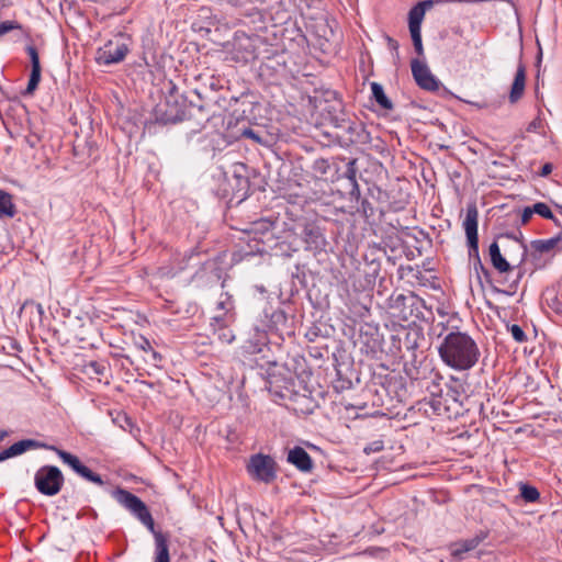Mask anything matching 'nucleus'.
Wrapping results in <instances>:
<instances>
[{
  "label": "nucleus",
  "instance_id": "nucleus-1",
  "mask_svg": "<svg viewBox=\"0 0 562 562\" xmlns=\"http://www.w3.org/2000/svg\"><path fill=\"white\" fill-rule=\"evenodd\" d=\"M442 362L457 371L472 369L481 357L480 348L474 338L458 328L450 330L438 347Z\"/></svg>",
  "mask_w": 562,
  "mask_h": 562
},
{
  "label": "nucleus",
  "instance_id": "nucleus-2",
  "mask_svg": "<svg viewBox=\"0 0 562 562\" xmlns=\"http://www.w3.org/2000/svg\"><path fill=\"white\" fill-rule=\"evenodd\" d=\"M115 501L135 516L155 538L154 562H170L168 538L160 531H156L153 516L146 504L135 494L117 487L112 493Z\"/></svg>",
  "mask_w": 562,
  "mask_h": 562
},
{
  "label": "nucleus",
  "instance_id": "nucleus-3",
  "mask_svg": "<svg viewBox=\"0 0 562 562\" xmlns=\"http://www.w3.org/2000/svg\"><path fill=\"white\" fill-rule=\"evenodd\" d=\"M213 120L222 122L224 126L222 136L225 140H240L243 137L249 138L250 140H261V137L254 132L246 117L229 114L224 117H214Z\"/></svg>",
  "mask_w": 562,
  "mask_h": 562
},
{
  "label": "nucleus",
  "instance_id": "nucleus-4",
  "mask_svg": "<svg viewBox=\"0 0 562 562\" xmlns=\"http://www.w3.org/2000/svg\"><path fill=\"white\" fill-rule=\"evenodd\" d=\"M34 484L37 491L46 496L58 494L64 484V475L55 465H44L34 475Z\"/></svg>",
  "mask_w": 562,
  "mask_h": 562
},
{
  "label": "nucleus",
  "instance_id": "nucleus-5",
  "mask_svg": "<svg viewBox=\"0 0 562 562\" xmlns=\"http://www.w3.org/2000/svg\"><path fill=\"white\" fill-rule=\"evenodd\" d=\"M247 472L254 480L270 484L277 479V463L272 457L257 453L250 457Z\"/></svg>",
  "mask_w": 562,
  "mask_h": 562
},
{
  "label": "nucleus",
  "instance_id": "nucleus-6",
  "mask_svg": "<svg viewBox=\"0 0 562 562\" xmlns=\"http://www.w3.org/2000/svg\"><path fill=\"white\" fill-rule=\"evenodd\" d=\"M47 450L54 451L61 461L67 464L69 468H71L72 471H75L78 475H80L82 479H85L88 482L94 483L97 485L102 486L104 484V481L102 480L101 475L98 473H94L92 470H90L88 467H86L79 458L70 452H67L65 450L59 449L56 446L47 445L45 447Z\"/></svg>",
  "mask_w": 562,
  "mask_h": 562
},
{
  "label": "nucleus",
  "instance_id": "nucleus-7",
  "mask_svg": "<svg viewBox=\"0 0 562 562\" xmlns=\"http://www.w3.org/2000/svg\"><path fill=\"white\" fill-rule=\"evenodd\" d=\"M184 115V102H180L179 98L173 94L166 97L165 101L156 108V117L164 124L182 121Z\"/></svg>",
  "mask_w": 562,
  "mask_h": 562
},
{
  "label": "nucleus",
  "instance_id": "nucleus-8",
  "mask_svg": "<svg viewBox=\"0 0 562 562\" xmlns=\"http://www.w3.org/2000/svg\"><path fill=\"white\" fill-rule=\"evenodd\" d=\"M477 217L476 206H468L463 228L468 239L469 257L472 261L481 259L479 254Z\"/></svg>",
  "mask_w": 562,
  "mask_h": 562
},
{
  "label": "nucleus",
  "instance_id": "nucleus-9",
  "mask_svg": "<svg viewBox=\"0 0 562 562\" xmlns=\"http://www.w3.org/2000/svg\"><path fill=\"white\" fill-rule=\"evenodd\" d=\"M128 52V46L122 40L109 41L97 52V61L100 65H112L122 61Z\"/></svg>",
  "mask_w": 562,
  "mask_h": 562
},
{
  "label": "nucleus",
  "instance_id": "nucleus-10",
  "mask_svg": "<svg viewBox=\"0 0 562 562\" xmlns=\"http://www.w3.org/2000/svg\"><path fill=\"white\" fill-rule=\"evenodd\" d=\"M263 322L265 325L261 328H266L267 333L273 331L283 336L284 334L290 335L292 331L288 315L281 308L266 310Z\"/></svg>",
  "mask_w": 562,
  "mask_h": 562
},
{
  "label": "nucleus",
  "instance_id": "nucleus-11",
  "mask_svg": "<svg viewBox=\"0 0 562 562\" xmlns=\"http://www.w3.org/2000/svg\"><path fill=\"white\" fill-rule=\"evenodd\" d=\"M413 77L419 88L436 91L439 88L438 79L431 74L429 67L419 59L411 61Z\"/></svg>",
  "mask_w": 562,
  "mask_h": 562
},
{
  "label": "nucleus",
  "instance_id": "nucleus-12",
  "mask_svg": "<svg viewBox=\"0 0 562 562\" xmlns=\"http://www.w3.org/2000/svg\"><path fill=\"white\" fill-rule=\"evenodd\" d=\"M261 43V40L258 35L248 36L243 33L236 36L235 40V49L238 54H240L239 58L245 63L254 60L258 58V45Z\"/></svg>",
  "mask_w": 562,
  "mask_h": 562
},
{
  "label": "nucleus",
  "instance_id": "nucleus-13",
  "mask_svg": "<svg viewBox=\"0 0 562 562\" xmlns=\"http://www.w3.org/2000/svg\"><path fill=\"white\" fill-rule=\"evenodd\" d=\"M305 249L314 254L325 250L326 238L322 228L313 223L304 226L302 232Z\"/></svg>",
  "mask_w": 562,
  "mask_h": 562
},
{
  "label": "nucleus",
  "instance_id": "nucleus-14",
  "mask_svg": "<svg viewBox=\"0 0 562 562\" xmlns=\"http://www.w3.org/2000/svg\"><path fill=\"white\" fill-rule=\"evenodd\" d=\"M357 160H349L344 173L340 176L341 187L349 194L351 201L360 200V188L357 181Z\"/></svg>",
  "mask_w": 562,
  "mask_h": 562
},
{
  "label": "nucleus",
  "instance_id": "nucleus-15",
  "mask_svg": "<svg viewBox=\"0 0 562 562\" xmlns=\"http://www.w3.org/2000/svg\"><path fill=\"white\" fill-rule=\"evenodd\" d=\"M233 168L231 187L234 194L240 200H244L247 196L250 188V182L247 176V167L244 164H236Z\"/></svg>",
  "mask_w": 562,
  "mask_h": 562
},
{
  "label": "nucleus",
  "instance_id": "nucleus-16",
  "mask_svg": "<svg viewBox=\"0 0 562 562\" xmlns=\"http://www.w3.org/2000/svg\"><path fill=\"white\" fill-rule=\"evenodd\" d=\"M47 443L34 439L20 440L0 452V462L20 456L30 449H45Z\"/></svg>",
  "mask_w": 562,
  "mask_h": 562
},
{
  "label": "nucleus",
  "instance_id": "nucleus-17",
  "mask_svg": "<svg viewBox=\"0 0 562 562\" xmlns=\"http://www.w3.org/2000/svg\"><path fill=\"white\" fill-rule=\"evenodd\" d=\"M267 345V329L256 325L252 336L245 341L243 348L246 353L256 355L262 352Z\"/></svg>",
  "mask_w": 562,
  "mask_h": 562
},
{
  "label": "nucleus",
  "instance_id": "nucleus-18",
  "mask_svg": "<svg viewBox=\"0 0 562 562\" xmlns=\"http://www.w3.org/2000/svg\"><path fill=\"white\" fill-rule=\"evenodd\" d=\"M286 461L293 464L301 472H310L313 469L311 456L302 447H294L289 450Z\"/></svg>",
  "mask_w": 562,
  "mask_h": 562
},
{
  "label": "nucleus",
  "instance_id": "nucleus-19",
  "mask_svg": "<svg viewBox=\"0 0 562 562\" xmlns=\"http://www.w3.org/2000/svg\"><path fill=\"white\" fill-rule=\"evenodd\" d=\"M134 346L147 355V357L145 358V361L147 363L156 368L161 367L162 356L158 351L154 350L150 341L146 337L142 335L136 337L134 339Z\"/></svg>",
  "mask_w": 562,
  "mask_h": 562
},
{
  "label": "nucleus",
  "instance_id": "nucleus-20",
  "mask_svg": "<svg viewBox=\"0 0 562 562\" xmlns=\"http://www.w3.org/2000/svg\"><path fill=\"white\" fill-rule=\"evenodd\" d=\"M526 87V67L519 61L516 70V75L509 92L510 103H516L524 94Z\"/></svg>",
  "mask_w": 562,
  "mask_h": 562
},
{
  "label": "nucleus",
  "instance_id": "nucleus-21",
  "mask_svg": "<svg viewBox=\"0 0 562 562\" xmlns=\"http://www.w3.org/2000/svg\"><path fill=\"white\" fill-rule=\"evenodd\" d=\"M485 539V536H475L470 539H465L456 542L451 547V554L453 558L461 560L467 552H470L479 547V544Z\"/></svg>",
  "mask_w": 562,
  "mask_h": 562
},
{
  "label": "nucleus",
  "instance_id": "nucleus-22",
  "mask_svg": "<svg viewBox=\"0 0 562 562\" xmlns=\"http://www.w3.org/2000/svg\"><path fill=\"white\" fill-rule=\"evenodd\" d=\"M488 252H490L491 262H492L493 267L498 272L506 273V272L512 271L515 268V266H512L506 260V258L503 257V255L501 254V249H499V246H498L497 241H493L490 245Z\"/></svg>",
  "mask_w": 562,
  "mask_h": 562
},
{
  "label": "nucleus",
  "instance_id": "nucleus-23",
  "mask_svg": "<svg viewBox=\"0 0 562 562\" xmlns=\"http://www.w3.org/2000/svg\"><path fill=\"white\" fill-rule=\"evenodd\" d=\"M430 1H423L413 7L408 12L409 31L422 30V22L425 16L426 7L430 5Z\"/></svg>",
  "mask_w": 562,
  "mask_h": 562
},
{
  "label": "nucleus",
  "instance_id": "nucleus-24",
  "mask_svg": "<svg viewBox=\"0 0 562 562\" xmlns=\"http://www.w3.org/2000/svg\"><path fill=\"white\" fill-rule=\"evenodd\" d=\"M288 0H271L270 11L271 18L279 22L283 23L290 19L289 10H288Z\"/></svg>",
  "mask_w": 562,
  "mask_h": 562
},
{
  "label": "nucleus",
  "instance_id": "nucleus-25",
  "mask_svg": "<svg viewBox=\"0 0 562 562\" xmlns=\"http://www.w3.org/2000/svg\"><path fill=\"white\" fill-rule=\"evenodd\" d=\"M408 301V296L403 293L392 294L389 299V307L395 311V316L407 319L406 313V302Z\"/></svg>",
  "mask_w": 562,
  "mask_h": 562
},
{
  "label": "nucleus",
  "instance_id": "nucleus-26",
  "mask_svg": "<svg viewBox=\"0 0 562 562\" xmlns=\"http://www.w3.org/2000/svg\"><path fill=\"white\" fill-rule=\"evenodd\" d=\"M16 214V207L12 202V195L0 190V218H12Z\"/></svg>",
  "mask_w": 562,
  "mask_h": 562
},
{
  "label": "nucleus",
  "instance_id": "nucleus-27",
  "mask_svg": "<svg viewBox=\"0 0 562 562\" xmlns=\"http://www.w3.org/2000/svg\"><path fill=\"white\" fill-rule=\"evenodd\" d=\"M372 97L375 102L384 110H391L393 104L391 100L386 97L383 87L378 82L371 83Z\"/></svg>",
  "mask_w": 562,
  "mask_h": 562
},
{
  "label": "nucleus",
  "instance_id": "nucleus-28",
  "mask_svg": "<svg viewBox=\"0 0 562 562\" xmlns=\"http://www.w3.org/2000/svg\"><path fill=\"white\" fill-rule=\"evenodd\" d=\"M562 239V233L549 239H537L531 243L532 248L538 252H548L553 249Z\"/></svg>",
  "mask_w": 562,
  "mask_h": 562
},
{
  "label": "nucleus",
  "instance_id": "nucleus-29",
  "mask_svg": "<svg viewBox=\"0 0 562 562\" xmlns=\"http://www.w3.org/2000/svg\"><path fill=\"white\" fill-rule=\"evenodd\" d=\"M340 127L350 134L349 138L347 139L349 142L355 140L353 136H356L360 140H367V138L369 137V134L364 131V128L361 124L346 122Z\"/></svg>",
  "mask_w": 562,
  "mask_h": 562
},
{
  "label": "nucleus",
  "instance_id": "nucleus-30",
  "mask_svg": "<svg viewBox=\"0 0 562 562\" xmlns=\"http://www.w3.org/2000/svg\"><path fill=\"white\" fill-rule=\"evenodd\" d=\"M520 496L526 503H535L540 498V493L537 487L520 483L519 485Z\"/></svg>",
  "mask_w": 562,
  "mask_h": 562
},
{
  "label": "nucleus",
  "instance_id": "nucleus-31",
  "mask_svg": "<svg viewBox=\"0 0 562 562\" xmlns=\"http://www.w3.org/2000/svg\"><path fill=\"white\" fill-rule=\"evenodd\" d=\"M327 93L334 100L333 104L328 106V113L330 117L337 122L339 120V114L342 112V103L337 99V93L335 91H329Z\"/></svg>",
  "mask_w": 562,
  "mask_h": 562
},
{
  "label": "nucleus",
  "instance_id": "nucleus-32",
  "mask_svg": "<svg viewBox=\"0 0 562 562\" xmlns=\"http://www.w3.org/2000/svg\"><path fill=\"white\" fill-rule=\"evenodd\" d=\"M503 237H506V238H509V239H514V240H516V241H518L520 244L521 258H520V260H519V262L517 265V267L519 268L526 261V258H527V245L524 241L522 233L518 232V235L515 234V233H506V234L503 235Z\"/></svg>",
  "mask_w": 562,
  "mask_h": 562
},
{
  "label": "nucleus",
  "instance_id": "nucleus-33",
  "mask_svg": "<svg viewBox=\"0 0 562 562\" xmlns=\"http://www.w3.org/2000/svg\"><path fill=\"white\" fill-rule=\"evenodd\" d=\"M532 211H535L536 214L544 217V218H548V220H551V221H555V216L553 215L552 211L550 210V207L543 203V202H537L532 205Z\"/></svg>",
  "mask_w": 562,
  "mask_h": 562
},
{
  "label": "nucleus",
  "instance_id": "nucleus-34",
  "mask_svg": "<svg viewBox=\"0 0 562 562\" xmlns=\"http://www.w3.org/2000/svg\"><path fill=\"white\" fill-rule=\"evenodd\" d=\"M330 168L331 166L329 161L324 158L316 159L312 166L313 171L319 176H326L329 172Z\"/></svg>",
  "mask_w": 562,
  "mask_h": 562
},
{
  "label": "nucleus",
  "instance_id": "nucleus-35",
  "mask_svg": "<svg viewBox=\"0 0 562 562\" xmlns=\"http://www.w3.org/2000/svg\"><path fill=\"white\" fill-rule=\"evenodd\" d=\"M409 32H411V37H412L416 54L418 56H423L424 47H423V41H422V30H415V31H409Z\"/></svg>",
  "mask_w": 562,
  "mask_h": 562
},
{
  "label": "nucleus",
  "instance_id": "nucleus-36",
  "mask_svg": "<svg viewBox=\"0 0 562 562\" xmlns=\"http://www.w3.org/2000/svg\"><path fill=\"white\" fill-rule=\"evenodd\" d=\"M21 29L20 24L15 21H3L0 23V37H2L4 34Z\"/></svg>",
  "mask_w": 562,
  "mask_h": 562
},
{
  "label": "nucleus",
  "instance_id": "nucleus-37",
  "mask_svg": "<svg viewBox=\"0 0 562 562\" xmlns=\"http://www.w3.org/2000/svg\"><path fill=\"white\" fill-rule=\"evenodd\" d=\"M383 448H384V442L382 440H374V441L368 443L363 448V452L367 454L375 453V452L382 451Z\"/></svg>",
  "mask_w": 562,
  "mask_h": 562
},
{
  "label": "nucleus",
  "instance_id": "nucleus-38",
  "mask_svg": "<svg viewBox=\"0 0 562 562\" xmlns=\"http://www.w3.org/2000/svg\"><path fill=\"white\" fill-rule=\"evenodd\" d=\"M509 330H510L513 338L517 342H524L527 339L525 331L522 330V328L519 325H516V324L512 325Z\"/></svg>",
  "mask_w": 562,
  "mask_h": 562
},
{
  "label": "nucleus",
  "instance_id": "nucleus-39",
  "mask_svg": "<svg viewBox=\"0 0 562 562\" xmlns=\"http://www.w3.org/2000/svg\"><path fill=\"white\" fill-rule=\"evenodd\" d=\"M87 367L92 373L97 375H104L106 371V366L100 361H91Z\"/></svg>",
  "mask_w": 562,
  "mask_h": 562
},
{
  "label": "nucleus",
  "instance_id": "nucleus-40",
  "mask_svg": "<svg viewBox=\"0 0 562 562\" xmlns=\"http://www.w3.org/2000/svg\"><path fill=\"white\" fill-rule=\"evenodd\" d=\"M26 53L30 56L32 68L41 67L37 49L34 46L30 45L26 47Z\"/></svg>",
  "mask_w": 562,
  "mask_h": 562
},
{
  "label": "nucleus",
  "instance_id": "nucleus-41",
  "mask_svg": "<svg viewBox=\"0 0 562 562\" xmlns=\"http://www.w3.org/2000/svg\"><path fill=\"white\" fill-rule=\"evenodd\" d=\"M26 53L30 56L32 68L41 67L37 49L34 46L30 45L26 47Z\"/></svg>",
  "mask_w": 562,
  "mask_h": 562
},
{
  "label": "nucleus",
  "instance_id": "nucleus-42",
  "mask_svg": "<svg viewBox=\"0 0 562 562\" xmlns=\"http://www.w3.org/2000/svg\"><path fill=\"white\" fill-rule=\"evenodd\" d=\"M358 204H360V206L358 207L359 211H361L363 213L364 216H370L373 214V207L371 206V204L369 203V201L367 199H362L360 196V200L359 201H356Z\"/></svg>",
  "mask_w": 562,
  "mask_h": 562
},
{
  "label": "nucleus",
  "instance_id": "nucleus-43",
  "mask_svg": "<svg viewBox=\"0 0 562 562\" xmlns=\"http://www.w3.org/2000/svg\"><path fill=\"white\" fill-rule=\"evenodd\" d=\"M255 225L257 226L255 229L261 232H269L273 228V223L269 220H261L256 222Z\"/></svg>",
  "mask_w": 562,
  "mask_h": 562
},
{
  "label": "nucleus",
  "instance_id": "nucleus-44",
  "mask_svg": "<svg viewBox=\"0 0 562 562\" xmlns=\"http://www.w3.org/2000/svg\"><path fill=\"white\" fill-rule=\"evenodd\" d=\"M473 268L477 274L482 273L485 278L490 277V271L484 267L481 259L473 261Z\"/></svg>",
  "mask_w": 562,
  "mask_h": 562
},
{
  "label": "nucleus",
  "instance_id": "nucleus-45",
  "mask_svg": "<svg viewBox=\"0 0 562 562\" xmlns=\"http://www.w3.org/2000/svg\"><path fill=\"white\" fill-rule=\"evenodd\" d=\"M218 339L226 344H231L235 339V336L231 330L223 329L222 331L218 333Z\"/></svg>",
  "mask_w": 562,
  "mask_h": 562
},
{
  "label": "nucleus",
  "instance_id": "nucleus-46",
  "mask_svg": "<svg viewBox=\"0 0 562 562\" xmlns=\"http://www.w3.org/2000/svg\"><path fill=\"white\" fill-rule=\"evenodd\" d=\"M532 214H535V211H532V206L525 207L521 213V223L527 224L530 221Z\"/></svg>",
  "mask_w": 562,
  "mask_h": 562
},
{
  "label": "nucleus",
  "instance_id": "nucleus-47",
  "mask_svg": "<svg viewBox=\"0 0 562 562\" xmlns=\"http://www.w3.org/2000/svg\"><path fill=\"white\" fill-rule=\"evenodd\" d=\"M543 128V123L540 119H536L529 123L527 131L528 132H537L538 130Z\"/></svg>",
  "mask_w": 562,
  "mask_h": 562
},
{
  "label": "nucleus",
  "instance_id": "nucleus-48",
  "mask_svg": "<svg viewBox=\"0 0 562 562\" xmlns=\"http://www.w3.org/2000/svg\"><path fill=\"white\" fill-rule=\"evenodd\" d=\"M30 79L40 83L41 80V67H33L31 69Z\"/></svg>",
  "mask_w": 562,
  "mask_h": 562
},
{
  "label": "nucleus",
  "instance_id": "nucleus-49",
  "mask_svg": "<svg viewBox=\"0 0 562 562\" xmlns=\"http://www.w3.org/2000/svg\"><path fill=\"white\" fill-rule=\"evenodd\" d=\"M553 166L550 162H547L542 166L541 170L539 171L540 177H548L552 172Z\"/></svg>",
  "mask_w": 562,
  "mask_h": 562
},
{
  "label": "nucleus",
  "instance_id": "nucleus-50",
  "mask_svg": "<svg viewBox=\"0 0 562 562\" xmlns=\"http://www.w3.org/2000/svg\"><path fill=\"white\" fill-rule=\"evenodd\" d=\"M200 254L199 251V248L198 247H194V248H191L189 251H187L184 254V257L183 259L189 262L194 256H198Z\"/></svg>",
  "mask_w": 562,
  "mask_h": 562
},
{
  "label": "nucleus",
  "instance_id": "nucleus-51",
  "mask_svg": "<svg viewBox=\"0 0 562 562\" xmlns=\"http://www.w3.org/2000/svg\"><path fill=\"white\" fill-rule=\"evenodd\" d=\"M37 86H38V83L36 81L29 79V83L26 86L24 94H32L35 91V89L37 88Z\"/></svg>",
  "mask_w": 562,
  "mask_h": 562
},
{
  "label": "nucleus",
  "instance_id": "nucleus-52",
  "mask_svg": "<svg viewBox=\"0 0 562 562\" xmlns=\"http://www.w3.org/2000/svg\"><path fill=\"white\" fill-rule=\"evenodd\" d=\"M389 46L391 49H394V50H397V48H398L397 42L392 38H389Z\"/></svg>",
  "mask_w": 562,
  "mask_h": 562
},
{
  "label": "nucleus",
  "instance_id": "nucleus-53",
  "mask_svg": "<svg viewBox=\"0 0 562 562\" xmlns=\"http://www.w3.org/2000/svg\"><path fill=\"white\" fill-rule=\"evenodd\" d=\"M374 190H376V192H378V196H376V199H378L379 201H384L385 193H384V192H382L379 188H374Z\"/></svg>",
  "mask_w": 562,
  "mask_h": 562
},
{
  "label": "nucleus",
  "instance_id": "nucleus-54",
  "mask_svg": "<svg viewBox=\"0 0 562 562\" xmlns=\"http://www.w3.org/2000/svg\"><path fill=\"white\" fill-rule=\"evenodd\" d=\"M227 304H229V302L221 301L217 303V307L220 310H227Z\"/></svg>",
  "mask_w": 562,
  "mask_h": 562
},
{
  "label": "nucleus",
  "instance_id": "nucleus-55",
  "mask_svg": "<svg viewBox=\"0 0 562 562\" xmlns=\"http://www.w3.org/2000/svg\"><path fill=\"white\" fill-rule=\"evenodd\" d=\"M9 432L4 429H0V442L4 440L5 437H8Z\"/></svg>",
  "mask_w": 562,
  "mask_h": 562
},
{
  "label": "nucleus",
  "instance_id": "nucleus-56",
  "mask_svg": "<svg viewBox=\"0 0 562 562\" xmlns=\"http://www.w3.org/2000/svg\"><path fill=\"white\" fill-rule=\"evenodd\" d=\"M68 146L74 150L75 156L77 155V146H75V143H68Z\"/></svg>",
  "mask_w": 562,
  "mask_h": 562
},
{
  "label": "nucleus",
  "instance_id": "nucleus-57",
  "mask_svg": "<svg viewBox=\"0 0 562 562\" xmlns=\"http://www.w3.org/2000/svg\"><path fill=\"white\" fill-rule=\"evenodd\" d=\"M468 149H469L470 151H472L473 154L481 153V149H476V148H473V147H471V146H469V147H468Z\"/></svg>",
  "mask_w": 562,
  "mask_h": 562
},
{
  "label": "nucleus",
  "instance_id": "nucleus-58",
  "mask_svg": "<svg viewBox=\"0 0 562 562\" xmlns=\"http://www.w3.org/2000/svg\"><path fill=\"white\" fill-rule=\"evenodd\" d=\"M228 1L234 4H239L240 2H243V0H228Z\"/></svg>",
  "mask_w": 562,
  "mask_h": 562
},
{
  "label": "nucleus",
  "instance_id": "nucleus-59",
  "mask_svg": "<svg viewBox=\"0 0 562 562\" xmlns=\"http://www.w3.org/2000/svg\"><path fill=\"white\" fill-rule=\"evenodd\" d=\"M439 148H440V149H448V148H449V146H448V145H445V144H439Z\"/></svg>",
  "mask_w": 562,
  "mask_h": 562
},
{
  "label": "nucleus",
  "instance_id": "nucleus-60",
  "mask_svg": "<svg viewBox=\"0 0 562 562\" xmlns=\"http://www.w3.org/2000/svg\"><path fill=\"white\" fill-rule=\"evenodd\" d=\"M557 226H561L560 221L555 217V221H552Z\"/></svg>",
  "mask_w": 562,
  "mask_h": 562
},
{
  "label": "nucleus",
  "instance_id": "nucleus-61",
  "mask_svg": "<svg viewBox=\"0 0 562 562\" xmlns=\"http://www.w3.org/2000/svg\"><path fill=\"white\" fill-rule=\"evenodd\" d=\"M124 359H126L131 364H133V361L131 360V358L128 356H124Z\"/></svg>",
  "mask_w": 562,
  "mask_h": 562
},
{
  "label": "nucleus",
  "instance_id": "nucleus-62",
  "mask_svg": "<svg viewBox=\"0 0 562 562\" xmlns=\"http://www.w3.org/2000/svg\"><path fill=\"white\" fill-rule=\"evenodd\" d=\"M369 192L373 196V189H369Z\"/></svg>",
  "mask_w": 562,
  "mask_h": 562
},
{
  "label": "nucleus",
  "instance_id": "nucleus-63",
  "mask_svg": "<svg viewBox=\"0 0 562 562\" xmlns=\"http://www.w3.org/2000/svg\"><path fill=\"white\" fill-rule=\"evenodd\" d=\"M559 207H560V210H561V212H562V206H559Z\"/></svg>",
  "mask_w": 562,
  "mask_h": 562
}]
</instances>
